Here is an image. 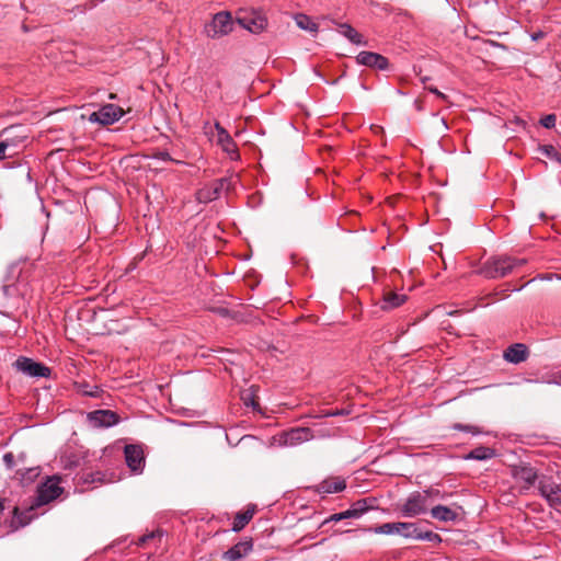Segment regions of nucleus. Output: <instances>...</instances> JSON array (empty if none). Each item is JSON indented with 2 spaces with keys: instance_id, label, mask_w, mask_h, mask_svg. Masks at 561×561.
<instances>
[{
  "instance_id": "nucleus-41",
  "label": "nucleus",
  "mask_w": 561,
  "mask_h": 561,
  "mask_svg": "<svg viewBox=\"0 0 561 561\" xmlns=\"http://www.w3.org/2000/svg\"><path fill=\"white\" fill-rule=\"evenodd\" d=\"M222 149L225 151H227L228 153H237V150H236V145L233 144V141L231 140V144H227L225 142L224 145H221Z\"/></svg>"
},
{
  "instance_id": "nucleus-34",
  "label": "nucleus",
  "mask_w": 561,
  "mask_h": 561,
  "mask_svg": "<svg viewBox=\"0 0 561 561\" xmlns=\"http://www.w3.org/2000/svg\"><path fill=\"white\" fill-rule=\"evenodd\" d=\"M540 123L546 128H552L556 125V115H546L543 118H541Z\"/></svg>"
},
{
  "instance_id": "nucleus-20",
  "label": "nucleus",
  "mask_w": 561,
  "mask_h": 561,
  "mask_svg": "<svg viewBox=\"0 0 561 561\" xmlns=\"http://www.w3.org/2000/svg\"><path fill=\"white\" fill-rule=\"evenodd\" d=\"M431 515L433 518L440 522H454L457 519L458 514L444 505H436L431 510Z\"/></svg>"
},
{
  "instance_id": "nucleus-28",
  "label": "nucleus",
  "mask_w": 561,
  "mask_h": 561,
  "mask_svg": "<svg viewBox=\"0 0 561 561\" xmlns=\"http://www.w3.org/2000/svg\"><path fill=\"white\" fill-rule=\"evenodd\" d=\"M241 431L238 426L229 428L226 437L230 445L237 446L244 438L245 435H241Z\"/></svg>"
},
{
  "instance_id": "nucleus-25",
  "label": "nucleus",
  "mask_w": 561,
  "mask_h": 561,
  "mask_svg": "<svg viewBox=\"0 0 561 561\" xmlns=\"http://www.w3.org/2000/svg\"><path fill=\"white\" fill-rule=\"evenodd\" d=\"M77 390L79 393L92 398H99L103 392L98 385H90L88 382H78Z\"/></svg>"
},
{
  "instance_id": "nucleus-24",
  "label": "nucleus",
  "mask_w": 561,
  "mask_h": 561,
  "mask_svg": "<svg viewBox=\"0 0 561 561\" xmlns=\"http://www.w3.org/2000/svg\"><path fill=\"white\" fill-rule=\"evenodd\" d=\"M295 21H296V24L299 28L301 30H305V31H308V32H311V33H317L319 27H318V24L314 23L310 16L306 15V14H297L295 16Z\"/></svg>"
},
{
  "instance_id": "nucleus-37",
  "label": "nucleus",
  "mask_w": 561,
  "mask_h": 561,
  "mask_svg": "<svg viewBox=\"0 0 561 561\" xmlns=\"http://www.w3.org/2000/svg\"><path fill=\"white\" fill-rule=\"evenodd\" d=\"M154 159H159L162 161H173V159L170 157V154L167 151H158L153 154ZM174 162H176L174 160Z\"/></svg>"
},
{
  "instance_id": "nucleus-40",
  "label": "nucleus",
  "mask_w": 561,
  "mask_h": 561,
  "mask_svg": "<svg viewBox=\"0 0 561 561\" xmlns=\"http://www.w3.org/2000/svg\"><path fill=\"white\" fill-rule=\"evenodd\" d=\"M341 513H342L343 519L357 518V512L355 510H352V507L344 512H341Z\"/></svg>"
},
{
  "instance_id": "nucleus-16",
  "label": "nucleus",
  "mask_w": 561,
  "mask_h": 561,
  "mask_svg": "<svg viewBox=\"0 0 561 561\" xmlns=\"http://www.w3.org/2000/svg\"><path fill=\"white\" fill-rule=\"evenodd\" d=\"M528 355L527 347L522 343H516L507 347L504 352V358L513 364H519L526 360Z\"/></svg>"
},
{
  "instance_id": "nucleus-4",
  "label": "nucleus",
  "mask_w": 561,
  "mask_h": 561,
  "mask_svg": "<svg viewBox=\"0 0 561 561\" xmlns=\"http://www.w3.org/2000/svg\"><path fill=\"white\" fill-rule=\"evenodd\" d=\"M538 490L549 506L561 513V486L550 479L543 478L539 480Z\"/></svg>"
},
{
  "instance_id": "nucleus-51",
  "label": "nucleus",
  "mask_w": 561,
  "mask_h": 561,
  "mask_svg": "<svg viewBox=\"0 0 561 561\" xmlns=\"http://www.w3.org/2000/svg\"><path fill=\"white\" fill-rule=\"evenodd\" d=\"M115 98H116V95H115V94H113V93H112V94H110V99H115Z\"/></svg>"
},
{
  "instance_id": "nucleus-27",
  "label": "nucleus",
  "mask_w": 561,
  "mask_h": 561,
  "mask_svg": "<svg viewBox=\"0 0 561 561\" xmlns=\"http://www.w3.org/2000/svg\"><path fill=\"white\" fill-rule=\"evenodd\" d=\"M414 539L430 541V542H440L442 541V538L438 534L433 533L431 530L422 531L419 528L416 529Z\"/></svg>"
},
{
  "instance_id": "nucleus-43",
  "label": "nucleus",
  "mask_w": 561,
  "mask_h": 561,
  "mask_svg": "<svg viewBox=\"0 0 561 561\" xmlns=\"http://www.w3.org/2000/svg\"><path fill=\"white\" fill-rule=\"evenodd\" d=\"M340 520H343L342 513H336V514L331 515L324 523H328V522H340Z\"/></svg>"
},
{
  "instance_id": "nucleus-2",
  "label": "nucleus",
  "mask_w": 561,
  "mask_h": 561,
  "mask_svg": "<svg viewBox=\"0 0 561 561\" xmlns=\"http://www.w3.org/2000/svg\"><path fill=\"white\" fill-rule=\"evenodd\" d=\"M437 490H427L424 492H412L400 506V513L403 517H415L427 511V497L437 495Z\"/></svg>"
},
{
  "instance_id": "nucleus-26",
  "label": "nucleus",
  "mask_w": 561,
  "mask_h": 561,
  "mask_svg": "<svg viewBox=\"0 0 561 561\" xmlns=\"http://www.w3.org/2000/svg\"><path fill=\"white\" fill-rule=\"evenodd\" d=\"M245 551V543L239 542L233 546L231 549L226 551L222 556L225 561H237L242 558L243 552Z\"/></svg>"
},
{
  "instance_id": "nucleus-9",
  "label": "nucleus",
  "mask_w": 561,
  "mask_h": 561,
  "mask_svg": "<svg viewBox=\"0 0 561 561\" xmlns=\"http://www.w3.org/2000/svg\"><path fill=\"white\" fill-rule=\"evenodd\" d=\"M62 492V489L59 486L58 482L54 479H48L45 483H43L37 490V505H44L49 503L50 501L57 499Z\"/></svg>"
},
{
  "instance_id": "nucleus-12",
  "label": "nucleus",
  "mask_w": 561,
  "mask_h": 561,
  "mask_svg": "<svg viewBox=\"0 0 561 561\" xmlns=\"http://www.w3.org/2000/svg\"><path fill=\"white\" fill-rule=\"evenodd\" d=\"M88 417L93 422L94 426H112L118 422V415L111 410H98L88 414Z\"/></svg>"
},
{
  "instance_id": "nucleus-18",
  "label": "nucleus",
  "mask_w": 561,
  "mask_h": 561,
  "mask_svg": "<svg viewBox=\"0 0 561 561\" xmlns=\"http://www.w3.org/2000/svg\"><path fill=\"white\" fill-rule=\"evenodd\" d=\"M407 298L408 297L405 294L387 291L383 295L380 307L382 310H392L394 308L402 306L407 301Z\"/></svg>"
},
{
  "instance_id": "nucleus-49",
  "label": "nucleus",
  "mask_w": 561,
  "mask_h": 561,
  "mask_svg": "<svg viewBox=\"0 0 561 561\" xmlns=\"http://www.w3.org/2000/svg\"><path fill=\"white\" fill-rule=\"evenodd\" d=\"M4 508L3 506V500L0 499V512Z\"/></svg>"
},
{
  "instance_id": "nucleus-13",
  "label": "nucleus",
  "mask_w": 561,
  "mask_h": 561,
  "mask_svg": "<svg viewBox=\"0 0 561 561\" xmlns=\"http://www.w3.org/2000/svg\"><path fill=\"white\" fill-rule=\"evenodd\" d=\"M513 477L516 481L523 483L525 489H528L535 483L537 473L534 468L529 466H519L513 469Z\"/></svg>"
},
{
  "instance_id": "nucleus-5",
  "label": "nucleus",
  "mask_w": 561,
  "mask_h": 561,
  "mask_svg": "<svg viewBox=\"0 0 561 561\" xmlns=\"http://www.w3.org/2000/svg\"><path fill=\"white\" fill-rule=\"evenodd\" d=\"M124 113V110L117 105L105 104L99 111L91 113L88 119L91 123H99L106 126L121 119Z\"/></svg>"
},
{
  "instance_id": "nucleus-8",
  "label": "nucleus",
  "mask_w": 561,
  "mask_h": 561,
  "mask_svg": "<svg viewBox=\"0 0 561 561\" xmlns=\"http://www.w3.org/2000/svg\"><path fill=\"white\" fill-rule=\"evenodd\" d=\"M268 26V18L263 9H251L248 11V32L260 34Z\"/></svg>"
},
{
  "instance_id": "nucleus-29",
  "label": "nucleus",
  "mask_w": 561,
  "mask_h": 561,
  "mask_svg": "<svg viewBox=\"0 0 561 561\" xmlns=\"http://www.w3.org/2000/svg\"><path fill=\"white\" fill-rule=\"evenodd\" d=\"M368 530L378 535H396V523H386Z\"/></svg>"
},
{
  "instance_id": "nucleus-7",
  "label": "nucleus",
  "mask_w": 561,
  "mask_h": 561,
  "mask_svg": "<svg viewBox=\"0 0 561 561\" xmlns=\"http://www.w3.org/2000/svg\"><path fill=\"white\" fill-rule=\"evenodd\" d=\"M313 438L309 427H294L279 435L278 443L282 446L293 447Z\"/></svg>"
},
{
  "instance_id": "nucleus-45",
  "label": "nucleus",
  "mask_w": 561,
  "mask_h": 561,
  "mask_svg": "<svg viewBox=\"0 0 561 561\" xmlns=\"http://www.w3.org/2000/svg\"><path fill=\"white\" fill-rule=\"evenodd\" d=\"M432 93L436 94L437 96L442 98V99H445V95L439 92L436 88H430L428 89Z\"/></svg>"
},
{
  "instance_id": "nucleus-32",
  "label": "nucleus",
  "mask_w": 561,
  "mask_h": 561,
  "mask_svg": "<svg viewBox=\"0 0 561 561\" xmlns=\"http://www.w3.org/2000/svg\"><path fill=\"white\" fill-rule=\"evenodd\" d=\"M162 536V531L160 529H157L154 531H151L149 534H146L144 536H141L139 538V541H138V545L139 546H144L145 543H147L149 540H152L154 538H161Z\"/></svg>"
},
{
  "instance_id": "nucleus-17",
  "label": "nucleus",
  "mask_w": 561,
  "mask_h": 561,
  "mask_svg": "<svg viewBox=\"0 0 561 561\" xmlns=\"http://www.w3.org/2000/svg\"><path fill=\"white\" fill-rule=\"evenodd\" d=\"M230 187V182L226 179L220 180L213 190L210 188H203L198 192V199L201 202H209L219 196L220 191H228Z\"/></svg>"
},
{
  "instance_id": "nucleus-50",
  "label": "nucleus",
  "mask_w": 561,
  "mask_h": 561,
  "mask_svg": "<svg viewBox=\"0 0 561 561\" xmlns=\"http://www.w3.org/2000/svg\"><path fill=\"white\" fill-rule=\"evenodd\" d=\"M251 547H252L251 542H250V541H248L247 549H248V550H250V549H251Z\"/></svg>"
},
{
  "instance_id": "nucleus-35",
  "label": "nucleus",
  "mask_w": 561,
  "mask_h": 561,
  "mask_svg": "<svg viewBox=\"0 0 561 561\" xmlns=\"http://www.w3.org/2000/svg\"><path fill=\"white\" fill-rule=\"evenodd\" d=\"M542 151L550 158H553L556 159L558 162L561 163V157L559 156V153L556 151V149L552 147V146H545L542 148Z\"/></svg>"
},
{
  "instance_id": "nucleus-23",
  "label": "nucleus",
  "mask_w": 561,
  "mask_h": 561,
  "mask_svg": "<svg viewBox=\"0 0 561 561\" xmlns=\"http://www.w3.org/2000/svg\"><path fill=\"white\" fill-rule=\"evenodd\" d=\"M340 33L353 44H356V45L364 44L363 36L350 24H341Z\"/></svg>"
},
{
  "instance_id": "nucleus-47",
  "label": "nucleus",
  "mask_w": 561,
  "mask_h": 561,
  "mask_svg": "<svg viewBox=\"0 0 561 561\" xmlns=\"http://www.w3.org/2000/svg\"><path fill=\"white\" fill-rule=\"evenodd\" d=\"M237 22L241 25L242 28L245 27V22L243 18H237Z\"/></svg>"
},
{
  "instance_id": "nucleus-10",
  "label": "nucleus",
  "mask_w": 561,
  "mask_h": 561,
  "mask_svg": "<svg viewBox=\"0 0 561 561\" xmlns=\"http://www.w3.org/2000/svg\"><path fill=\"white\" fill-rule=\"evenodd\" d=\"M124 453L127 466L135 472L140 471L145 462L141 447L137 445H127Z\"/></svg>"
},
{
  "instance_id": "nucleus-44",
  "label": "nucleus",
  "mask_w": 561,
  "mask_h": 561,
  "mask_svg": "<svg viewBox=\"0 0 561 561\" xmlns=\"http://www.w3.org/2000/svg\"><path fill=\"white\" fill-rule=\"evenodd\" d=\"M553 382L556 385H560L561 386V370L557 371L554 375H553Z\"/></svg>"
},
{
  "instance_id": "nucleus-19",
  "label": "nucleus",
  "mask_w": 561,
  "mask_h": 561,
  "mask_svg": "<svg viewBox=\"0 0 561 561\" xmlns=\"http://www.w3.org/2000/svg\"><path fill=\"white\" fill-rule=\"evenodd\" d=\"M256 388L252 386L250 388V393L248 394V410L251 409V413L253 414V417H262L266 419L268 417V413L265 409L261 408L260 402L255 394Z\"/></svg>"
},
{
  "instance_id": "nucleus-14",
  "label": "nucleus",
  "mask_w": 561,
  "mask_h": 561,
  "mask_svg": "<svg viewBox=\"0 0 561 561\" xmlns=\"http://www.w3.org/2000/svg\"><path fill=\"white\" fill-rule=\"evenodd\" d=\"M346 488V483L344 479L341 478H330L320 482L316 486V491L321 494H331L342 492Z\"/></svg>"
},
{
  "instance_id": "nucleus-6",
  "label": "nucleus",
  "mask_w": 561,
  "mask_h": 561,
  "mask_svg": "<svg viewBox=\"0 0 561 561\" xmlns=\"http://www.w3.org/2000/svg\"><path fill=\"white\" fill-rule=\"evenodd\" d=\"M13 366L18 371L30 377H48L50 374V369L47 366L28 357H19L13 363Z\"/></svg>"
},
{
  "instance_id": "nucleus-22",
  "label": "nucleus",
  "mask_w": 561,
  "mask_h": 561,
  "mask_svg": "<svg viewBox=\"0 0 561 561\" xmlns=\"http://www.w3.org/2000/svg\"><path fill=\"white\" fill-rule=\"evenodd\" d=\"M495 455L494 449L490 447L480 446L472 449L465 459H473V460H486L492 458Z\"/></svg>"
},
{
  "instance_id": "nucleus-15",
  "label": "nucleus",
  "mask_w": 561,
  "mask_h": 561,
  "mask_svg": "<svg viewBox=\"0 0 561 561\" xmlns=\"http://www.w3.org/2000/svg\"><path fill=\"white\" fill-rule=\"evenodd\" d=\"M205 134L209 137L211 141H216L218 145H224L225 142L231 144V138L229 134L218 124L209 125L206 124Z\"/></svg>"
},
{
  "instance_id": "nucleus-31",
  "label": "nucleus",
  "mask_w": 561,
  "mask_h": 561,
  "mask_svg": "<svg viewBox=\"0 0 561 561\" xmlns=\"http://www.w3.org/2000/svg\"><path fill=\"white\" fill-rule=\"evenodd\" d=\"M245 527V512H239L233 522V531H240Z\"/></svg>"
},
{
  "instance_id": "nucleus-3",
  "label": "nucleus",
  "mask_w": 561,
  "mask_h": 561,
  "mask_svg": "<svg viewBox=\"0 0 561 561\" xmlns=\"http://www.w3.org/2000/svg\"><path fill=\"white\" fill-rule=\"evenodd\" d=\"M233 28L231 14L221 11L215 14L209 23L205 25V33L208 37L216 38L229 34Z\"/></svg>"
},
{
  "instance_id": "nucleus-1",
  "label": "nucleus",
  "mask_w": 561,
  "mask_h": 561,
  "mask_svg": "<svg viewBox=\"0 0 561 561\" xmlns=\"http://www.w3.org/2000/svg\"><path fill=\"white\" fill-rule=\"evenodd\" d=\"M524 259L501 256L489 260L481 273L488 278H501L510 274L516 266L525 264Z\"/></svg>"
},
{
  "instance_id": "nucleus-30",
  "label": "nucleus",
  "mask_w": 561,
  "mask_h": 561,
  "mask_svg": "<svg viewBox=\"0 0 561 561\" xmlns=\"http://www.w3.org/2000/svg\"><path fill=\"white\" fill-rule=\"evenodd\" d=\"M453 428L456 430V431L468 432V433H471L472 435H479V434L482 433V431L478 426L465 425V424H460V423L454 424Z\"/></svg>"
},
{
  "instance_id": "nucleus-48",
  "label": "nucleus",
  "mask_w": 561,
  "mask_h": 561,
  "mask_svg": "<svg viewBox=\"0 0 561 561\" xmlns=\"http://www.w3.org/2000/svg\"><path fill=\"white\" fill-rule=\"evenodd\" d=\"M540 37H541V33H538V34H534V35H533V39H534V41H537V39H538V38H540Z\"/></svg>"
},
{
  "instance_id": "nucleus-39",
  "label": "nucleus",
  "mask_w": 561,
  "mask_h": 561,
  "mask_svg": "<svg viewBox=\"0 0 561 561\" xmlns=\"http://www.w3.org/2000/svg\"><path fill=\"white\" fill-rule=\"evenodd\" d=\"M3 461L4 463L7 465V467L9 469H11L13 467V463H14V456L12 453H7L4 456H3Z\"/></svg>"
},
{
  "instance_id": "nucleus-38",
  "label": "nucleus",
  "mask_w": 561,
  "mask_h": 561,
  "mask_svg": "<svg viewBox=\"0 0 561 561\" xmlns=\"http://www.w3.org/2000/svg\"><path fill=\"white\" fill-rule=\"evenodd\" d=\"M213 311L218 313L222 318H228L231 314L230 310L226 307H216L213 308Z\"/></svg>"
},
{
  "instance_id": "nucleus-21",
  "label": "nucleus",
  "mask_w": 561,
  "mask_h": 561,
  "mask_svg": "<svg viewBox=\"0 0 561 561\" xmlns=\"http://www.w3.org/2000/svg\"><path fill=\"white\" fill-rule=\"evenodd\" d=\"M417 525L415 523L397 522L396 523V535H400L404 538H415Z\"/></svg>"
},
{
  "instance_id": "nucleus-42",
  "label": "nucleus",
  "mask_w": 561,
  "mask_h": 561,
  "mask_svg": "<svg viewBox=\"0 0 561 561\" xmlns=\"http://www.w3.org/2000/svg\"><path fill=\"white\" fill-rule=\"evenodd\" d=\"M8 146H9L8 141L0 142V160L5 158V150H7Z\"/></svg>"
},
{
  "instance_id": "nucleus-46",
  "label": "nucleus",
  "mask_w": 561,
  "mask_h": 561,
  "mask_svg": "<svg viewBox=\"0 0 561 561\" xmlns=\"http://www.w3.org/2000/svg\"><path fill=\"white\" fill-rule=\"evenodd\" d=\"M253 513H254V508L250 507V505H248V511H247L248 522L252 518Z\"/></svg>"
},
{
  "instance_id": "nucleus-36",
  "label": "nucleus",
  "mask_w": 561,
  "mask_h": 561,
  "mask_svg": "<svg viewBox=\"0 0 561 561\" xmlns=\"http://www.w3.org/2000/svg\"><path fill=\"white\" fill-rule=\"evenodd\" d=\"M247 277H248V287H250L252 289L254 288L255 285H257L260 283V279L256 276L254 271L248 270Z\"/></svg>"
},
{
  "instance_id": "nucleus-11",
  "label": "nucleus",
  "mask_w": 561,
  "mask_h": 561,
  "mask_svg": "<svg viewBox=\"0 0 561 561\" xmlns=\"http://www.w3.org/2000/svg\"><path fill=\"white\" fill-rule=\"evenodd\" d=\"M356 60L360 65L380 70L388 68V59L382 55L373 51H360L357 55Z\"/></svg>"
},
{
  "instance_id": "nucleus-33",
  "label": "nucleus",
  "mask_w": 561,
  "mask_h": 561,
  "mask_svg": "<svg viewBox=\"0 0 561 561\" xmlns=\"http://www.w3.org/2000/svg\"><path fill=\"white\" fill-rule=\"evenodd\" d=\"M352 510H355L357 512V518L360 517L367 510L366 501H357L352 505Z\"/></svg>"
}]
</instances>
